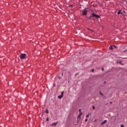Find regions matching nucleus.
I'll return each mask as SVG.
<instances>
[{"mask_svg":"<svg viewBox=\"0 0 127 127\" xmlns=\"http://www.w3.org/2000/svg\"><path fill=\"white\" fill-rule=\"evenodd\" d=\"M92 17H96V18H100V16L96 14L95 13H91V15L88 18V19L90 20H92Z\"/></svg>","mask_w":127,"mask_h":127,"instance_id":"obj_1","label":"nucleus"},{"mask_svg":"<svg viewBox=\"0 0 127 127\" xmlns=\"http://www.w3.org/2000/svg\"><path fill=\"white\" fill-rule=\"evenodd\" d=\"M88 10H89V9L87 8H85L84 9L82 10V14L83 15H87V14H88Z\"/></svg>","mask_w":127,"mask_h":127,"instance_id":"obj_2","label":"nucleus"},{"mask_svg":"<svg viewBox=\"0 0 127 127\" xmlns=\"http://www.w3.org/2000/svg\"><path fill=\"white\" fill-rule=\"evenodd\" d=\"M20 59H24L26 57V54H21L19 56Z\"/></svg>","mask_w":127,"mask_h":127,"instance_id":"obj_3","label":"nucleus"},{"mask_svg":"<svg viewBox=\"0 0 127 127\" xmlns=\"http://www.w3.org/2000/svg\"><path fill=\"white\" fill-rule=\"evenodd\" d=\"M57 124H58V122L55 123H52L50 125L51 127H55L56 126H57Z\"/></svg>","mask_w":127,"mask_h":127,"instance_id":"obj_4","label":"nucleus"},{"mask_svg":"<svg viewBox=\"0 0 127 127\" xmlns=\"http://www.w3.org/2000/svg\"><path fill=\"white\" fill-rule=\"evenodd\" d=\"M107 120H104V122L101 123V126L105 125V124L107 123Z\"/></svg>","mask_w":127,"mask_h":127,"instance_id":"obj_5","label":"nucleus"},{"mask_svg":"<svg viewBox=\"0 0 127 127\" xmlns=\"http://www.w3.org/2000/svg\"><path fill=\"white\" fill-rule=\"evenodd\" d=\"M118 14H123V12L121 10H119L118 12Z\"/></svg>","mask_w":127,"mask_h":127,"instance_id":"obj_6","label":"nucleus"},{"mask_svg":"<svg viewBox=\"0 0 127 127\" xmlns=\"http://www.w3.org/2000/svg\"><path fill=\"white\" fill-rule=\"evenodd\" d=\"M59 99H62L63 98V96L62 95H59L58 96Z\"/></svg>","mask_w":127,"mask_h":127,"instance_id":"obj_7","label":"nucleus"},{"mask_svg":"<svg viewBox=\"0 0 127 127\" xmlns=\"http://www.w3.org/2000/svg\"><path fill=\"white\" fill-rule=\"evenodd\" d=\"M113 46H111L110 47H109V49H110V50H113Z\"/></svg>","mask_w":127,"mask_h":127,"instance_id":"obj_8","label":"nucleus"},{"mask_svg":"<svg viewBox=\"0 0 127 127\" xmlns=\"http://www.w3.org/2000/svg\"><path fill=\"white\" fill-rule=\"evenodd\" d=\"M64 95V91H62V93H61V96H62L63 97Z\"/></svg>","mask_w":127,"mask_h":127,"instance_id":"obj_9","label":"nucleus"},{"mask_svg":"<svg viewBox=\"0 0 127 127\" xmlns=\"http://www.w3.org/2000/svg\"><path fill=\"white\" fill-rule=\"evenodd\" d=\"M46 114H48V113H49V112H48V109H46Z\"/></svg>","mask_w":127,"mask_h":127,"instance_id":"obj_10","label":"nucleus"},{"mask_svg":"<svg viewBox=\"0 0 127 127\" xmlns=\"http://www.w3.org/2000/svg\"><path fill=\"white\" fill-rule=\"evenodd\" d=\"M100 95H101V96H104V94H103V93L100 92Z\"/></svg>","mask_w":127,"mask_h":127,"instance_id":"obj_11","label":"nucleus"},{"mask_svg":"<svg viewBox=\"0 0 127 127\" xmlns=\"http://www.w3.org/2000/svg\"><path fill=\"white\" fill-rule=\"evenodd\" d=\"M78 119H81V115H79L78 116Z\"/></svg>","mask_w":127,"mask_h":127,"instance_id":"obj_12","label":"nucleus"},{"mask_svg":"<svg viewBox=\"0 0 127 127\" xmlns=\"http://www.w3.org/2000/svg\"><path fill=\"white\" fill-rule=\"evenodd\" d=\"M82 115H83V113H82V112H80L79 116H82Z\"/></svg>","mask_w":127,"mask_h":127,"instance_id":"obj_13","label":"nucleus"},{"mask_svg":"<svg viewBox=\"0 0 127 127\" xmlns=\"http://www.w3.org/2000/svg\"><path fill=\"white\" fill-rule=\"evenodd\" d=\"M89 114H88V115H87L86 116V118H89Z\"/></svg>","mask_w":127,"mask_h":127,"instance_id":"obj_14","label":"nucleus"},{"mask_svg":"<svg viewBox=\"0 0 127 127\" xmlns=\"http://www.w3.org/2000/svg\"><path fill=\"white\" fill-rule=\"evenodd\" d=\"M92 108H93V110H95V107L94 106H92Z\"/></svg>","mask_w":127,"mask_h":127,"instance_id":"obj_15","label":"nucleus"},{"mask_svg":"<svg viewBox=\"0 0 127 127\" xmlns=\"http://www.w3.org/2000/svg\"><path fill=\"white\" fill-rule=\"evenodd\" d=\"M85 122H88V119H85Z\"/></svg>","mask_w":127,"mask_h":127,"instance_id":"obj_16","label":"nucleus"},{"mask_svg":"<svg viewBox=\"0 0 127 127\" xmlns=\"http://www.w3.org/2000/svg\"><path fill=\"white\" fill-rule=\"evenodd\" d=\"M48 121H49V119L48 118H47L46 121H47V122H48Z\"/></svg>","mask_w":127,"mask_h":127,"instance_id":"obj_17","label":"nucleus"},{"mask_svg":"<svg viewBox=\"0 0 127 127\" xmlns=\"http://www.w3.org/2000/svg\"><path fill=\"white\" fill-rule=\"evenodd\" d=\"M92 73H94V69H93L92 70Z\"/></svg>","mask_w":127,"mask_h":127,"instance_id":"obj_18","label":"nucleus"},{"mask_svg":"<svg viewBox=\"0 0 127 127\" xmlns=\"http://www.w3.org/2000/svg\"><path fill=\"white\" fill-rule=\"evenodd\" d=\"M113 47H115V48H116V46H115V45H113Z\"/></svg>","mask_w":127,"mask_h":127,"instance_id":"obj_19","label":"nucleus"},{"mask_svg":"<svg viewBox=\"0 0 127 127\" xmlns=\"http://www.w3.org/2000/svg\"><path fill=\"white\" fill-rule=\"evenodd\" d=\"M79 113H81V109L79 110Z\"/></svg>","mask_w":127,"mask_h":127,"instance_id":"obj_20","label":"nucleus"},{"mask_svg":"<svg viewBox=\"0 0 127 127\" xmlns=\"http://www.w3.org/2000/svg\"><path fill=\"white\" fill-rule=\"evenodd\" d=\"M121 127H124V125H121Z\"/></svg>","mask_w":127,"mask_h":127,"instance_id":"obj_21","label":"nucleus"},{"mask_svg":"<svg viewBox=\"0 0 127 127\" xmlns=\"http://www.w3.org/2000/svg\"><path fill=\"white\" fill-rule=\"evenodd\" d=\"M102 71H104V68H102Z\"/></svg>","mask_w":127,"mask_h":127,"instance_id":"obj_22","label":"nucleus"},{"mask_svg":"<svg viewBox=\"0 0 127 127\" xmlns=\"http://www.w3.org/2000/svg\"><path fill=\"white\" fill-rule=\"evenodd\" d=\"M126 51H127V50L124 51V52H126Z\"/></svg>","mask_w":127,"mask_h":127,"instance_id":"obj_23","label":"nucleus"},{"mask_svg":"<svg viewBox=\"0 0 127 127\" xmlns=\"http://www.w3.org/2000/svg\"><path fill=\"white\" fill-rule=\"evenodd\" d=\"M120 64H122V62H120Z\"/></svg>","mask_w":127,"mask_h":127,"instance_id":"obj_24","label":"nucleus"},{"mask_svg":"<svg viewBox=\"0 0 127 127\" xmlns=\"http://www.w3.org/2000/svg\"><path fill=\"white\" fill-rule=\"evenodd\" d=\"M104 84H106V81H105V82H104Z\"/></svg>","mask_w":127,"mask_h":127,"instance_id":"obj_25","label":"nucleus"},{"mask_svg":"<svg viewBox=\"0 0 127 127\" xmlns=\"http://www.w3.org/2000/svg\"><path fill=\"white\" fill-rule=\"evenodd\" d=\"M62 75H63V73H62Z\"/></svg>","mask_w":127,"mask_h":127,"instance_id":"obj_26","label":"nucleus"},{"mask_svg":"<svg viewBox=\"0 0 127 127\" xmlns=\"http://www.w3.org/2000/svg\"><path fill=\"white\" fill-rule=\"evenodd\" d=\"M111 104H112V102H110Z\"/></svg>","mask_w":127,"mask_h":127,"instance_id":"obj_27","label":"nucleus"}]
</instances>
